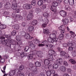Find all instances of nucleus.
I'll return each instance as SVG.
<instances>
[{"label":"nucleus","mask_w":76,"mask_h":76,"mask_svg":"<svg viewBox=\"0 0 76 76\" xmlns=\"http://www.w3.org/2000/svg\"><path fill=\"white\" fill-rule=\"evenodd\" d=\"M67 72L69 74H72L73 73V71L71 70L70 69H67Z\"/></svg>","instance_id":"473e14b6"},{"label":"nucleus","mask_w":76,"mask_h":76,"mask_svg":"<svg viewBox=\"0 0 76 76\" xmlns=\"http://www.w3.org/2000/svg\"><path fill=\"white\" fill-rule=\"evenodd\" d=\"M59 13L64 19V18H67V17H66V12L64 10L60 11L59 12Z\"/></svg>","instance_id":"4468645a"},{"label":"nucleus","mask_w":76,"mask_h":76,"mask_svg":"<svg viewBox=\"0 0 76 76\" xmlns=\"http://www.w3.org/2000/svg\"><path fill=\"white\" fill-rule=\"evenodd\" d=\"M26 23L25 22L22 23V26H23V27H25V26H26Z\"/></svg>","instance_id":"5fc2aeb1"},{"label":"nucleus","mask_w":76,"mask_h":76,"mask_svg":"<svg viewBox=\"0 0 76 76\" xmlns=\"http://www.w3.org/2000/svg\"><path fill=\"white\" fill-rule=\"evenodd\" d=\"M59 29H64L65 26L64 25H62L58 27Z\"/></svg>","instance_id":"09e8293b"},{"label":"nucleus","mask_w":76,"mask_h":76,"mask_svg":"<svg viewBox=\"0 0 76 76\" xmlns=\"http://www.w3.org/2000/svg\"><path fill=\"white\" fill-rule=\"evenodd\" d=\"M0 29H3V25L1 24L0 25Z\"/></svg>","instance_id":"69168bd1"},{"label":"nucleus","mask_w":76,"mask_h":76,"mask_svg":"<svg viewBox=\"0 0 76 76\" xmlns=\"http://www.w3.org/2000/svg\"><path fill=\"white\" fill-rule=\"evenodd\" d=\"M14 1L12 2V9L14 10H15V13H18L20 12V9H17L18 8V6L17 5V3H16V0H13Z\"/></svg>","instance_id":"0eeeda50"},{"label":"nucleus","mask_w":76,"mask_h":76,"mask_svg":"<svg viewBox=\"0 0 76 76\" xmlns=\"http://www.w3.org/2000/svg\"><path fill=\"white\" fill-rule=\"evenodd\" d=\"M57 50H58V51H61V50H62V49L60 48V47H58L57 48Z\"/></svg>","instance_id":"bf43d9fd"},{"label":"nucleus","mask_w":76,"mask_h":76,"mask_svg":"<svg viewBox=\"0 0 76 76\" xmlns=\"http://www.w3.org/2000/svg\"><path fill=\"white\" fill-rule=\"evenodd\" d=\"M72 56L73 57H75L76 56V50H73L72 52Z\"/></svg>","instance_id":"72a5a7b5"},{"label":"nucleus","mask_w":76,"mask_h":76,"mask_svg":"<svg viewBox=\"0 0 76 76\" xmlns=\"http://www.w3.org/2000/svg\"><path fill=\"white\" fill-rule=\"evenodd\" d=\"M33 17V14L29 13L27 17V20H31V19H32Z\"/></svg>","instance_id":"aec40b11"},{"label":"nucleus","mask_w":76,"mask_h":76,"mask_svg":"<svg viewBox=\"0 0 76 76\" xmlns=\"http://www.w3.org/2000/svg\"><path fill=\"white\" fill-rule=\"evenodd\" d=\"M43 16L45 18H47L48 16V15L47 13H45L44 14H43Z\"/></svg>","instance_id":"13d9d810"},{"label":"nucleus","mask_w":76,"mask_h":76,"mask_svg":"<svg viewBox=\"0 0 76 76\" xmlns=\"http://www.w3.org/2000/svg\"><path fill=\"white\" fill-rule=\"evenodd\" d=\"M69 61L70 62H71V63L72 64H75L76 63V61L75 60H74L73 59H70Z\"/></svg>","instance_id":"ea45409f"},{"label":"nucleus","mask_w":76,"mask_h":76,"mask_svg":"<svg viewBox=\"0 0 76 76\" xmlns=\"http://www.w3.org/2000/svg\"><path fill=\"white\" fill-rule=\"evenodd\" d=\"M57 34V32L56 31H55V32L54 33H50L49 34L50 35V37L52 38L53 39L56 40V42H57L58 40V38L56 37V34Z\"/></svg>","instance_id":"9d476101"},{"label":"nucleus","mask_w":76,"mask_h":76,"mask_svg":"<svg viewBox=\"0 0 76 76\" xmlns=\"http://www.w3.org/2000/svg\"><path fill=\"white\" fill-rule=\"evenodd\" d=\"M65 4H67L69 3V0H63Z\"/></svg>","instance_id":"37998d69"},{"label":"nucleus","mask_w":76,"mask_h":76,"mask_svg":"<svg viewBox=\"0 0 76 76\" xmlns=\"http://www.w3.org/2000/svg\"><path fill=\"white\" fill-rule=\"evenodd\" d=\"M4 16H7L9 15V13L5 11L4 13Z\"/></svg>","instance_id":"864d4df0"},{"label":"nucleus","mask_w":76,"mask_h":76,"mask_svg":"<svg viewBox=\"0 0 76 76\" xmlns=\"http://www.w3.org/2000/svg\"><path fill=\"white\" fill-rule=\"evenodd\" d=\"M48 42L47 41H44L42 43V44H39V47H43L45 45H46V47L49 49H53L54 47V46L51 44H48Z\"/></svg>","instance_id":"39448f33"},{"label":"nucleus","mask_w":76,"mask_h":76,"mask_svg":"<svg viewBox=\"0 0 76 76\" xmlns=\"http://www.w3.org/2000/svg\"><path fill=\"white\" fill-rule=\"evenodd\" d=\"M24 69V66L23 65H21L19 67V70H22Z\"/></svg>","instance_id":"49530a36"},{"label":"nucleus","mask_w":76,"mask_h":76,"mask_svg":"<svg viewBox=\"0 0 76 76\" xmlns=\"http://www.w3.org/2000/svg\"><path fill=\"white\" fill-rule=\"evenodd\" d=\"M20 55L21 57H22V58L23 57H24L25 56H26V55H25V54L24 52H21L20 53Z\"/></svg>","instance_id":"de8ad7c7"},{"label":"nucleus","mask_w":76,"mask_h":76,"mask_svg":"<svg viewBox=\"0 0 76 76\" xmlns=\"http://www.w3.org/2000/svg\"><path fill=\"white\" fill-rule=\"evenodd\" d=\"M60 55L61 56H66V52L64 51L60 52Z\"/></svg>","instance_id":"c756f323"},{"label":"nucleus","mask_w":76,"mask_h":76,"mask_svg":"<svg viewBox=\"0 0 76 76\" xmlns=\"http://www.w3.org/2000/svg\"><path fill=\"white\" fill-rule=\"evenodd\" d=\"M48 53L49 54L47 55V58L48 59V60H45L44 62V63L46 65L54 61V58H53V55L55 56L56 55V53L55 52L54 50H49Z\"/></svg>","instance_id":"f257e3e1"},{"label":"nucleus","mask_w":76,"mask_h":76,"mask_svg":"<svg viewBox=\"0 0 76 76\" xmlns=\"http://www.w3.org/2000/svg\"><path fill=\"white\" fill-rule=\"evenodd\" d=\"M29 49V47L28 46H26L25 49H24V50L25 51H26V52H28V50Z\"/></svg>","instance_id":"c03bdc74"},{"label":"nucleus","mask_w":76,"mask_h":76,"mask_svg":"<svg viewBox=\"0 0 76 76\" xmlns=\"http://www.w3.org/2000/svg\"><path fill=\"white\" fill-rule=\"evenodd\" d=\"M35 64L36 67H40L41 65V63L39 62H35Z\"/></svg>","instance_id":"b1692460"},{"label":"nucleus","mask_w":76,"mask_h":76,"mask_svg":"<svg viewBox=\"0 0 76 76\" xmlns=\"http://www.w3.org/2000/svg\"><path fill=\"white\" fill-rule=\"evenodd\" d=\"M70 22H73V19L72 18H70Z\"/></svg>","instance_id":"338daca9"},{"label":"nucleus","mask_w":76,"mask_h":76,"mask_svg":"<svg viewBox=\"0 0 76 76\" xmlns=\"http://www.w3.org/2000/svg\"><path fill=\"white\" fill-rule=\"evenodd\" d=\"M30 46L31 48H35V45L32 43H31L30 44Z\"/></svg>","instance_id":"e433bc0d"},{"label":"nucleus","mask_w":76,"mask_h":76,"mask_svg":"<svg viewBox=\"0 0 76 76\" xmlns=\"http://www.w3.org/2000/svg\"><path fill=\"white\" fill-rule=\"evenodd\" d=\"M44 22L45 23L42 24V28H45V27H46V26H47V25L48 24V22H49L48 19L47 18H45L44 19Z\"/></svg>","instance_id":"2eb2a0df"},{"label":"nucleus","mask_w":76,"mask_h":76,"mask_svg":"<svg viewBox=\"0 0 76 76\" xmlns=\"http://www.w3.org/2000/svg\"><path fill=\"white\" fill-rule=\"evenodd\" d=\"M15 26H16L15 27V26H12V27H14V29L16 28L17 29V28H19V25L18 24H17Z\"/></svg>","instance_id":"8fccbe9b"},{"label":"nucleus","mask_w":76,"mask_h":76,"mask_svg":"<svg viewBox=\"0 0 76 76\" xmlns=\"http://www.w3.org/2000/svg\"><path fill=\"white\" fill-rule=\"evenodd\" d=\"M70 36L72 38H75V37L76 36V35L75 33V32H73L72 31H70Z\"/></svg>","instance_id":"412c9836"},{"label":"nucleus","mask_w":76,"mask_h":76,"mask_svg":"<svg viewBox=\"0 0 76 76\" xmlns=\"http://www.w3.org/2000/svg\"><path fill=\"white\" fill-rule=\"evenodd\" d=\"M65 10H71L70 7L68 5H66L65 6Z\"/></svg>","instance_id":"4c0bfd02"},{"label":"nucleus","mask_w":76,"mask_h":76,"mask_svg":"<svg viewBox=\"0 0 76 76\" xmlns=\"http://www.w3.org/2000/svg\"><path fill=\"white\" fill-rule=\"evenodd\" d=\"M60 70L61 72H64L66 70V67L64 66H62L60 67Z\"/></svg>","instance_id":"6ab92c4d"},{"label":"nucleus","mask_w":76,"mask_h":76,"mask_svg":"<svg viewBox=\"0 0 76 76\" xmlns=\"http://www.w3.org/2000/svg\"><path fill=\"white\" fill-rule=\"evenodd\" d=\"M37 20H35L32 21L31 24L32 25L34 26L37 25Z\"/></svg>","instance_id":"7c9ffc66"},{"label":"nucleus","mask_w":76,"mask_h":76,"mask_svg":"<svg viewBox=\"0 0 76 76\" xmlns=\"http://www.w3.org/2000/svg\"><path fill=\"white\" fill-rule=\"evenodd\" d=\"M29 29H34V27L32 26H28Z\"/></svg>","instance_id":"680f3d73"},{"label":"nucleus","mask_w":76,"mask_h":76,"mask_svg":"<svg viewBox=\"0 0 76 76\" xmlns=\"http://www.w3.org/2000/svg\"><path fill=\"white\" fill-rule=\"evenodd\" d=\"M63 64V65H64V66H65L66 67H67V66H69L68 63H67V62L66 61H64Z\"/></svg>","instance_id":"c9c22d12"},{"label":"nucleus","mask_w":76,"mask_h":76,"mask_svg":"<svg viewBox=\"0 0 76 76\" xmlns=\"http://www.w3.org/2000/svg\"><path fill=\"white\" fill-rule=\"evenodd\" d=\"M46 74L47 76H51V71L48 70L46 72Z\"/></svg>","instance_id":"c85d7f7f"},{"label":"nucleus","mask_w":76,"mask_h":76,"mask_svg":"<svg viewBox=\"0 0 76 76\" xmlns=\"http://www.w3.org/2000/svg\"><path fill=\"white\" fill-rule=\"evenodd\" d=\"M36 3H37V2L35 0H33L31 2V4L33 6H35Z\"/></svg>","instance_id":"79ce46f5"},{"label":"nucleus","mask_w":76,"mask_h":76,"mask_svg":"<svg viewBox=\"0 0 76 76\" xmlns=\"http://www.w3.org/2000/svg\"><path fill=\"white\" fill-rule=\"evenodd\" d=\"M21 35H22L23 37H25L26 39H30L33 38V37H31L30 36V35H29V33H26L24 31H22L21 32Z\"/></svg>","instance_id":"1a4fd4ad"},{"label":"nucleus","mask_w":76,"mask_h":76,"mask_svg":"<svg viewBox=\"0 0 76 76\" xmlns=\"http://www.w3.org/2000/svg\"><path fill=\"white\" fill-rule=\"evenodd\" d=\"M43 33H44V34H48L49 35L50 33H49V31L48 29H43Z\"/></svg>","instance_id":"393cba45"},{"label":"nucleus","mask_w":76,"mask_h":76,"mask_svg":"<svg viewBox=\"0 0 76 76\" xmlns=\"http://www.w3.org/2000/svg\"><path fill=\"white\" fill-rule=\"evenodd\" d=\"M16 39L17 41L15 42V44H14L15 42V41L13 40H10V42L12 45H21L22 43V42L21 40V37L20 36L18 35L16 37Z\"/></svg>","instance_id":"20e7f679"},{"label":"nucleus","mask_w":76,"mask_h":76,"mask_svg":"<svg viewBox=\"0 0 76 76\" xmlns=\"http://www.w3.org/2000/svg\"><path fill=\"white\" fill-rule=\"evenodd\" d=\"M4 58H8V57H9V56H8L7 55H5L4 56Z\"/></svg>","instance_id":"052dcab7"},{"label":"nucleus","mask_w":76,"mask_h":76,"mask_svg":"<svg viewBox=\"0 0 76 76\" xmlns=\"http://www.w3.org/2000/svg\"><path fill=\"white\" fill-rule=\"evenodd\" d=\"M11 7V4L9 2H7L4 5V8L5 9H9Z\"/></svg>","instance_id":"dca6fc26"},{"label":"nucleus","mask_w":76,"mask_h":76,"mask_svg":"<svg viewBox=\"0 0 76 76\" xmlns=\"http://www.w3.org/2000/svg\"><path fill=\"white\" fill-rule=\"evenodd\" d=\"M13 18H15L16 19H19V20H22L23 18L20 15V14H17L16 15V17H15V15H14V16L13 17Z\"/></svg>","instance_id":"f3484780"},{"label":"nucleus","mask_w":76,"mask_h":76,"mask_svg":"<svg viewBox=\"0 0 76 76\" xmlns=\"http://www.w3.org/2000/svg\"><path fill=\"white\" fill-rule=\"evenodd\" d=\"M63 45L64 47H67V46H68V47H72L73 45V43L72 42L69 41L68 42V44L65 43L63 44Z\"/></svg>","instance_id":"ddd939ff"},{"label":"nucleus","mask_w":76,"mask_h":76,"mask_svg":"<svg viewBox=\"0 0 76 76\" xmlns=\"http://www.w3.org/2000/svg\"><path fill=\"white\" fill-rule=\"evenodd\" d=\"M59 65L58 64H54L53 65V68L54 69H57Z\"/></svg>","instance_id":"bb28decb"},{"label":"nucleus","mask_w":76,"mask_h":76,"mask_svg":"<svg viewBox=\"0 0 76 76\" xmlns=\"http://www.w3.org/2000/svg\"><path fill=\"white\" fill-rule=\"evenodd\" d=\"M37 5L39 6L43 5V1L41 0L37 2Z\"/></svg>","instance_id":"a878e982"},{"label":"nucleus","mask_w":76,"mask_h":76,"mask_svg":"<svg viewBox=\"0 0 76 76\" xmlns=\"http://www.w3.org/2000/svg\"><path fill=\"white\" fill-rule=\"evenodd\" d=\"M19 76H25V74L23 72L20 73L19 74Z\"/></svg>","instance_id":"6e6d98bb"},{"label":"nucleus","mask_w":76,"mask_h":76,"mask_svg":"<svg viewBox=\"0 0 76 76\" xmlns=\"http://www.w3.org/2000/svg\"><path fill=\"white\" fill-rule=\"evenodd\" d=\"M23 7L24 9H32V7L31 4H26L23 5Z\"/></svg>","instance_id":"f8f14e48"},{"label":"nucleus","mask_w":76,"mask_h":76,"mask_svg":"<svg viewBox=\"0 0 76 76\" xmlns=\"http://www.w3.org/2000/svg\"><path fill=\"white\" fill-rule=\"evenodd\" d=\"M5 37L6 38H7L6 41L5 40V37H4L2 36L0 37V43H1L2 44L4 45H6L7 43V42H9V40L11 39L12 37L10 35H6Z\"/></svg>","instance_id":"7ed1b4c3"},{"label":"nucleus","mask_w":76,"mask_h":76,"mask_svg":"<svg viewBox=\"0 0 76 76\" xmlns=\"http://www.w3.org/2000/svg\"><path fill=\"white\" fill-rule=\"evenodd\" d=\"M61 33H64V29H61Z\"/></svg>","instance_id":"0e129e2a"},{"label":"nucleus","mask_w":76,"mask_h":76,"mask_svg":"<svg viewBox=\"0 0 76 76\" xmlns=\"http://www.w3.org/2000/svg\"><path fill=\"white\" fill-rule=\"evenodd\" d=\"M58 5V3L57 2H53V5L51 6L50 10L53 12H56L57 10V6Z\"/></svg>","instance_id":"6e6552de"},{"label":"nucleus","mask_w":76,"mask_h":76,"mask_svg":"<svg viewBox=\"0 0 76 76\" xmlns=\"http://www.w3.org/2000/svg\"><path fill=\"white\" fill-rule=\"evenodd\" d=\"M42 57V52L41 51H37L34 50L33 51L32 54H29L28 56V58L29 60H32V59H35L34 58V57Z\"/></svg>","instance_id":"f03ea898"},{"label":"nucleus","mask_w":76,"mask_h":76,"mask_svg":"<svg viewBox=\"0 0 76 76\" xmlns=\"http://www.w3.org/2000/svg\"><path fill=\"white\" fill-rule=\"evenodd\" d=\"M5 62V59L4 58H1L0 59V62L1 63H2V64H4V62Z\"/></svg>","instance_id":"58836bf2"},{"label":"nucleus","mask_w":76,"mask_h":76,"mask_svg":"<svg viewBox=\"0 0 76 76\" xmlns=\"http://www.w3.org/2000/svg\"><path fill=\"white\" fill-rule=\"evenodd\" d=\"M27 30L28 32H29L30 33H32V31H33V29H28Z\"/></svg>","instance_id":"603ef678"},{"label":"nucleus","mask_w":76,"mask_h":76,"mask_svg":"<svg viewBox=\"0 0 76 76\" xmlns=\"http://www.w3.org/2000/svg\"><path fill=\"white\" fill-rule=\"evenodd\" d=\"M42 7L43 9H46V6L45 5H44L42 6Z\"/></svg>","instance_id":"e2e57ef3"},{"label":"nucleus","mask_w":76,"mask_h":76,"mask_svg":"<svg viewBox=\"0 0 76 76\" xmlns=\"http://www.w3.org/2000/svg\"><path fill=\"white\" fill-rule=\"evenodd\" d=\"M11 35H12V36L16 35V31L15 30H13L11 32Z\"/></svg>","instance_id":"a19ab883"},{"label":"nucleus","mask_w":76,"mask_h":76,"mask_svg":"<svg viewBox=\"0 0 76 76\" xmlns=\"http://www.w3.org/2000/svg\"><path fill=\"white\" fill-rule=\"evenodd\" d=\"M20 73V71H18V69H15L10 70L9 72V75L10 76H13L16 74V73Z\"/></svg>","instance_id":"9b49d317"},{"label":"nucleus","mask_w":76,"mask_h":76,"mask_svg":"<svg viewBox=\"0 0 76 76\" xmlns=\"http://www.w3.org/2000/svg\"><path fill=\"white\" fill-rule=\"evenodd\" d=\"M28 67L29 70H31V71L34 74H37L38 73L37 67L34 66V65L33 64L30 63L28 65Z\"/></svg>","instance_id":"423d86ee"},{"label":"nucleus","mask_w":76,"mask_h":76,"mask_svg":"<svg viewBox=\"0 0 76 76\" xmlns=\"http://www.w3.org/2000/svg\"><path fill=\"white\" fill-rule=\"evenodd\" d=\"M51 63H50L48 64L47 65V66H48V68L49 69H50L52 67V64H51Z\"/></svg>","instance_id":"a18cd8bd"},{"label":"nucleus","mask_w":76,"mask_h":76,"mask_svg":"<svg viewBox=\"0 0 76 76\" xmlns=\"http://www.w3.org/2000/svg\"><path fill=\"white\" fill-rule=\"evenodd\" d=\"M74 50V48L72 47H69L68 48V50L69 51H73Z\"/></svg>","instance_id":"3c124183"},{"label":"nucleus","mask_w":76,"mask_h":76,"mask_svg":"<svg viewBox=\"0 0 76 76\" xmlns=\"http://www.w3.org/2000/svg\"><path fill=\"white\" fill-rule=\"evenodd\" d=\"M62 22H64V25H66L69 22V20L67 19H66V18H63Z\"/></svg>","instance_id":"a211bd4d"},{"label":"nucleus","mask_w":76,"mask_h":76,"mask_svg":"<svg viewBox=\"0 0 76 76\" xmlns=\"http://www.w3.org/2000/svg\"><path fill=\"white\" fill-rule=\"evenodd\" d=\"M64 35L63 34H60L58 37V39L60 40H62L64 38Z\"/></svg>","instance_id":"cd10ccee"},{"label":"nucleus","mask_w":76,"mask_h":76,"mask_svg":"<svg viewBox=\"0 0 76 76\" xmlns=\"http://www.w3.org/2000/svg\"><path fill=\"white\" fill-rule=\"evenodd\" d=\"M35 11L37 13H39L41 11V10L39 8H37L35 9Z\"/></svg>","instance_id":"f704fd0d"},{"label":"nucleus","mask_w":76,"mask_h":76,"mask_svg":"<svg viewBox=\"0 0 76 76\" xmlns=\"http://www.w3.org/2000/svg\"><path fill=\"white\" fill-rule=\"evenodd\" d=\"M34 76V73L31 72L29 73L28 75V76Z\"/></svg>","instance_id":"4d7b16f0"},{"label":"nucleus","mask_w":76,"mask_h":76,"mask_svg":"<svg viewBox=\"0 0 76 76\" xmlns=\"http://www.w3.org/2000/svg\"><path fill=\"white\" fill-rule=\"evenodd\" d=\"M61 61H62V59L61 58L58 59L56 61V62L58 64H61Z\"/></svg>","instance_id":"2f4dec72"},{"label":"nucleus","mask_w":76,"mask_h":76,"mask_svg":"<svg viewBox=\"0 0 76 76\" xmlns=\"http://www.w3.org/2000/svg\"><path fill=\"white\" fill-rule=\"evenodd\" d=\"M74 0H69V4L70 6H73L75 4Z\"/></svg>","instance_id":"5701e85b"},{"label":"nucleus","mask_w":76,"mask_h":76,"mask_svg":"<svg viewBox=\"0 0 76 76\" xmlns=\"http://www.w3.org/2000/svg\"><path fill=\"white\" fill-rule=\"evenodd\" d=\"M3 76H10V75H9V74H5Z\"/></svg>","instance_id":"774afa93"},{"label":"nucleus","mask_w":76,"mask_h":76,"mask_svg":"<svg viewBox=\"0 0 76 76\" xmlns=\"http://www.w3.org/2000/svg\"><path fill=\"white\" fill-rule=\"evenodd\" d=\"M48 41L50 43L51 42H57L56 40H53V39L50 37L48 38Z\"/></svg>","instance_id":"4be33fe9"}]
</instances>
